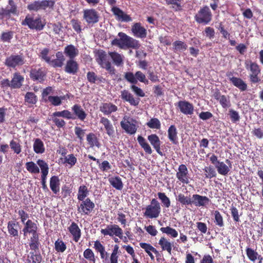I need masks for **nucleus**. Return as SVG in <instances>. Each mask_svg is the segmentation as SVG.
<instances>
[{"label": "nucleus", "instance_id": "f257e3e1", "mask_svg": "<svg viewBox=\"0 0 263 263\" xmlns=\"http://www.w3.org/2000/svg\"><path fill=\"white\" fill-rule=\"evenodd\" d=\"M119 39H115L111 41V45L117 46L121 49L132 48H138L139 47L138 41L128 36L123 32L118 33Z\"/></svg>", "mask_w": 263, "mask_h": 263}, {"label": "nucleus", "instance_id": "f03ea898", "mask_svg": "<svg viewBox=\"0 0 263 263\" xmlns=\"http://www.w3.org/2000/svg\"><path fill=\"white\" fill-rule=\"evenodd\" d=\"M161 209V204L159 202L156 198H153L150 204L145 207L143 213L144 216L147 218H156L160 215Z\"/></svg>", "mask_w": 263, "mask_h": 263}, {"label": "nucleus", "instance_id": "7ed1b4c3", "mask_svg": "<svg viewBox=\"0 0 263 263\" xmlns=\"http://www.w3.org/2000/svg\"><path fill=\"white\" fill-rule=\"evenodd\" d=\"M121 128L128 134H135L138 128V122L131 116H124L120 123Z\"/></svg>", "mask_w": 263, "mask_h": 263}, {"label": "nucleus", "instance_id": "20e7f679", "mask_svg": "<svg viewBox=\"0 0 263 263\" xmlns=\"http://www.w3.org/2000/svg\"><path fill=\"white\" fill-rule=\"evenodd\" d=\"M96 59L101 67L105 68L110 73H114L115 68L111 66L105 51L101 50L97 51L96 53Z\"/></svg>", "mask_w": 263, "mask_h": 263}, {"label": "nucleus", "instance_id": "39448f33", "mask_svg": "<svg viewBox=\"0 0 263 263\" xmlns=\"http://www.w3.org/2000/svg\"><path fill=\"white\" fill-rule=\"evenodd\" d=\"M80 201L77 206L78 213L81 215H89L94 210L95 203L89 198Z\"/></svg>", "mask_w": 263, "mask_h": 263}, {"label": "nucleus", "instance_id": "423d86ee", "mask_svg": "<svg viewBox=\"0 0 263 263\" xmlns=\"http://www.w3.org/2000/svg\"><path fill=\"white\" fill-rule=\"evenodd\" d=\"M37 164L40 166L41 173V183L43 190L45 192L49 191L46 184V180L49 173V166L48 163L43 159H38L36 161Z\"/></svg>", "mask_w": 263, "mask_h": 263}, {"label": "nucleus", "instance_id": "0eeeda50", "mask_svg": "<svg viewBox=\"0 0 263 263\" xmlns=\"http://www.w3.org/2000/svg\"><path fill=\"white\" fill-rule=\"evenodd\" d=\"M245 66L246 69L251 72L250 74L251 81L253 83L259 82L260 79L258 75L260 72L259 65L257 63L250 61L245 62Z\"/></svg>", "mask_w": 263, "mask_h": 263}, {"label": "nucleus", "instance_id": "6e6552de", "mask_svg": "<svg viewBox=\"0 0 263 263\" xmlns=\"http://www.w3.org/2000/svg\"><path fill=\"white\" fill-rule=\"evenodd\" d=\"M22 25H27L29 28L41 30L45 25V23L42 22L40 17L34 18L27 15L25 20L22 22Z\"/></svg>", "mask_w": 263, "mask_h": 263}, {"label": "nucleus", "instance_id": "1a4fd4ad", "mask_svg": "<svg viewBox=\"0 0 263 263\" xmlns=\"http://www.w3.org/2000/svg\"><path fill=\"white\" fill-rule=\"evenodd\" d=\"M197 22L201 24H207L211 20L212 14L208 7H204L201 9L195 15Z\"/></svg>", "mask_w": 263, "mask_h": 263}, {"label": "nucleus", "instance_id": "9d476101", "mask_svg": "<svg viewBox=\"0 0 263 263\" xmlns=\"http://www.w3.org/2000/svg\"><path fill=\"white\" fill-rule=\"evenodd\" d=\"M125 79L129 82L133 84H136L138 80L145 84H148V80L146 77L141 71H137L134 75L131 72H128L125 73Z\"/></svg>", "mask_w": 263, "mask_h": 263}, {"label": "nucleus", "instance_id": "9b49d317", "mask_svg": "<svg viewBox=\"0 0 263 263\" xmlns=\"http://www.w3.org/2000/svg\"><path fill=\"white\" fill-rule=\"evenodd\" d=\"M24 63V59L21 55L13 54L7 57L5 60V65L9 68H15Z\"/></svg>", "mask_w": 263, "mask_h": 263}, {"label": "nucleus", "instance_id": "f8f14e48", "mask_svg": "<svg viewBox=\"0 0 263 263\" xmlns=\"http://www.w3.org/2000/svg\"><path fill=\"white\" fill-rule=\"evenodd\" d=\"M122 230L118 224H109L107 225L105 229L101 230V233L104 236L108 235L110 237L114 236L118 237L121 236Z\"/></svg>", "mask_w": 263, "mask_h": 263}, {"label": "nucleus", "instance_id": "ddd939ff", "mask_svg": "<svg viewBox=\"0 0 263 263\" xmlns=\"http://www.w3.org/2000/svg\"><path fill=\"white\" fill-rule=\"evenodd\" d=\"M176 175L178 180L182 183L186 184L189 183L190 177L189 171L185 164H181L179 166Z\"/></svg>", "mask_w": 263, "mask_h": 263}, {"label": "nucleus", "instance_id": "4468645a", "mask_svg": "<svg viewBox=\"0 0 263 263\" xmlns=\"http://www.w3.org/2000/svg\"><path fill=\"white\" fill-rule=\"evenodd\" d=\"M99 14L93 9H87L83 11V18L88 24H95L99 21Z\"/></svg>", "mask_w": 263, "mask_h": 263}, {"label": "nucleus", "instance_id": "2eb2a0df", "mask_svg": "<svg viewBox=\"0 0 263 263\" xmlns=\"http://www.w3.org/2000/svg\"><path fill=\"white\" fill-rule=\"evenodd\" d=\"M211 202L210 199L205 196L193 194L192 198V205L197 207H206Z\"/></svg>", "mask_w": 263, "mask_h": 263}, {"label": "nucleus", "instance_id": "dca6fc26", "mask_svg": "<svg viewBox=\"0 0 263 263\" xmlns=\"http://www.w3.org/2000/svg\"><path fill=\"white\" fill-rule=\"evenodd\" d=\"M24 228L22 231L24 236H26L27 234H31L32 236H36L39 235L37 233V226L30 219H28L25 223H24Z\"/></svg>", "mask_w": 263, "mask_h": 263}, {"label": "nucleus", "instance_id": "f3484780", "mask_svg": "<svg viewBox=\"0 0 263 263\" xmlns=\"http://www.w3.org/2000/svg\"><path fill=\"white\" fill-rule=\"evenodd\" d=\"M67 229L72 237V240L76 242H78L81 237L82 233L78 224L73 221Z\"/></svg>", "mask_w": 263, "mask_h": 263}, {"label": "nucleus", "instance_id": "a211bd4d", "mask_svg": "<svg viewBox=\"0 0 263 263\" xmlns=\"http://www.w3.org/2000/svg\"><path fill=\"white\" fill-rule=\"evenodd\" d=\"M111 11L115 15L116 19L119 21L128 22L132 21L129 15L124 13L117 7L113 6L111 8Z\"/></svg>", "mask_w": 263, "mask_h": 263}, {"label": "nucleus", "instance_id": "6ab92c4d", "mask_svg": "<svg viewBox=\"0 0 263 263\" xmlns=\"http://www.w3.org/2000/svg\"><path fill=\"white\" fill-rule=\"evenodd\" d=\"M132 31L137 37L144 38L147 35L146 30L139 23H135L132 27Z\"/></svg>", "mask_w": 263, "mask_h": 263}, {"label": "nucleus", "instance_id": "aec40b11", "mask_svg": "<svg viewBox=\"0 0 263 263\" xmlns=\"http://www.w3.org/2000/svg\"><path fill=\"white\" fill-rule=\"evenodd\" d=\"M147 139L155 149L157 153L160 156H163V153L160 148L161 141L159 137L156 134H152L148 136Z\"/></svg>", "mask_w": 263, "mask_h": 263}, {"label": "nucleus", "instance_id": "412c9836", "mask_svg": "<svg viewBox=\"0 0 263 263\" xmlns=\"http://www.w3.org/2000/svg\"><path fill=\"white\" fill-rule=\"evenodd\" d=\"M246 251L247 256L250 260L254 262L257 260L258 263H262L263 258L256 250L248 247L246 248Z\"/></svg>", "mask_w": 263, "mask_h": 263}, {"label": "nucleus", "instance_id": "4be33fe9", "mask_svg": "<svg viewBox=\"0 0 263 263\" xmlns=\"http://www.w3.org/2000/svg\"><path fill=\"white\" fill-rule=\"evenodd\" d=\"M79 69L78 63L73 59L68 60L66 63L65 71L68 73L74 74Z\"/></svg>", "mask_w": 263, "mask_h": 263}, {"label": "nucleus", "instance_id": "5701e85b", "mask_svg": "<svg viewBox=\"0 0 263 263\" xmlns=\"http://www.w3.org/2000/svg\"><path fill=\"white\" fill-rule=\"evenodd\" d=\"M178 107L181 112L186 115H191L193 113L194 107L193 105L185 101H181L178 102Z\"/></svg>", "mask_w": 263, "mask_h": 263}, {"label": "nucleus", "instance_id": "b1692460", "mask_svg": "<svg viewBox=\"0 0 263 263\" xmlns=\"http://www.w3.org/2000/svg\"><path fill=\"white\" fill-rule=\"evenodd\" d=\"M46 75L45 71L42 69L39 68L32 69L30 71V76L31 79L34 81H37L40 82L44 80V78Z\"/></svg>", "mask_w": 263, "mask_h": 263}, {"label": "nucleus", "instance_id": "393cba45", "mask_svg": "<svg viewBox=\"0 0 263 263\" xmlns=\"http://www.w3.org/2000/svg\"><path fill=\"white\" fill-rule=\"evenodd\" d=\"M86 140L89 147L92 148L95 146L100 148L101 143L97 135L93 133H90L86 136Z\"/></svg>", "mask_w": 263, "mask_h": 263}, {"label": "nucleus", "instance_id": "a878e982", "mask_svg": "<svg viewBox=\"0 0 263 263\" xmlns=\"http://www.w3.org/2000/svg\"><path fill=\"white\" fill-rule=\"evenodd\" d=\"M167 137L172 143L177 144L178 143V132L174 125H171L167 130Z\"/></svg>", "mask_w": 263, "mask_h": 263}, {"label": "nucleus", "instance_id": "bb28decb", "mask_svg": "<svg viewBox=\"0 0 263 263\" xmlns=\"http://www.w3.org/2000/svg\"><path fill=\"white\" fill-rule=\"evenodd\" d=\"M56 58L55 59H50L48 64L54 67H61L64 61H65L64 57L62 52L59 51L56 53Z\"/></svg>", "mask_w": 263, "mask_h": 263}, {"label": "nucleus", "instance_id": "cd10ccee", "mask_svg": "<svg viewBox=\"0 0 263 263\" xmlns=\"http://www.w3.org/2000/svg\"><path fill=\"white\" fill-rule=\"evenodd\" d=\"M108 54L115 65L121 66L123 65L124 60L123 55L117 52H109Z\"/></svg>", "mask_w": 263, "mask_h": 263}, {"label": "nucleus", "instance_id": "c85d7f7f", "mask_svg": "<svg viewBox=\"0 0 263 263\" xmlns=\"http://www.w3.org/2000/svg\"><path fill=\"white\" fill-rule=\"evenodd\" d=\"M24 81V78L19 73L15 72L13 74V78L11 81V88H20Z\"/></svg>", "mask_w": 263, "mask_h": 263}, {"label": "nucleus", "instance_id": "c756f323", "mask_svg": "<svg viewBox=\"0 0 263 263\" xmlns=\"http://www.w3.org/2000/svg\"><path fill=\"white\" fill-rule=\"evenodd\" d=\"M158 244L160 246L162 251H166L170 254H171L173 245L168 239L164 236L161 237L159 240Z\"/></svg>", "mask_w": 263, "mask_h": 263}, {"label": "nucleus", "instance_id": "7c9ffc66", "mask_svg": "<svg viewBox=\"0 0 263 263\" xmlns=\"http://www.w3.org/2000/svg\"><path fill=\"white\" fill-rule=\"evenodd\" d=\"M64 52L69 59H74L79 54V50L72 45H69L64 48Z\"/></svg>", "mask_w": 263, "mask_h": 263}, {"label": "nucleus", "instance_id": "2f4dec72", "mask_svg": "<svg viewBox=\"0 0 263 263\" xmlns=\"http://www.w3.org/2000/svg\"><path fill=\"white\" fill-rule=\"evenodd\" d=\"M108 181L110 185L117 190L121 191L123 187V183L121 178L118 176H112L108 178Z\"/></svg>", "mask_w": 263, "mask_h": 263}, {"label": "nucleus", "instance_id": "473e14b6", "mask_svg": "<svg viewBox=\"0 0 263 263\" xmlns=\"http://www.w3.org/2000/svg\"><path fill=\"white\" fill-rule=\"evenodd\" d=\"M230 75L231 73L227 74V76L229 77L230 81L235 86L239 88L241 91H244L247 89V85L244 81L238 78L234 77H231Z\"/></svg>", "mask_w": 263, "mask_h": 263}, {"label": "nucleus", "instance_id": "72a5a7b5", "mask_svg": "<svg viewBox=\"0 0 263 263\" xmlns=\"http://www.w3.org/2000/svg\"><path fill=\"white\" fill-rule=\"evenodd\" d=\"M60 180L57 176H53L50 179V187L52 192L57 194L60 191Z\"/></svg>", "mask_w": 263, "mask_h": 263}, {"label": "nucleus", "instance_id": "f704fd0d", "mask_svg": "<svg viewBox=\"0 0 263 263\" xmlns=\"http://www.w3.org/2000/svg\"><path fill=\"white\" fill-rule=\"evenodd\" d=\"M9 5L11 6L10 9H3L0 12V19H3L5 17L7 16L10 13H15L16 12V8L12 0L9 1Z\"/></svg>", "mask_w": 263, "mask_h": 263}, {"label": "nucleus", "instance_id": "c9c22d12", "mask_svg": "<svg viewBox=\"0 0 263 263\" xmlns=\"http://www.w3.org/2000/svg\"><path fill=\"white\" fill-rule=\"evenodd\" d=\"M18 224L17 222L15 221H9L8 222L7 229L10 236L17 237L18 235V231L17 226Z\"/></svg>", "mask_w": 263, "mask_h": 263}, {"label": "nucleus", "instance_id": "e433bc0d", "mask_svg": "<svg viewBox=\"0 0 263 263\" xmlns=\"http://www.w3.org/2000/svg\"><path fill=\"white\" fill-rule=\"evenodd\" d=\"M33 148L36 154H43L45 151L44 143L39 138L34 139Z\"/></svg>", "mask_w": 263, "mask_h": 263}, {"label": "nucleus", "instance_id": "4c0bfd02", "mask_svg": "<svg viewBox=\"0 0 263 263\" xmlns=\"http://www.w3.org/2000/svg\"><path fill=\"white\" fill-rule=\"evenodd\" d=\"M89 194L87 187L85 185H80L78 189L77 199L79 201H82L87 198Z\"/></svg>", "mask_w": 263, "mask_h": 263}, {"label": "nucleus", "instance_id": "58836bf2", "mask_svg": "<svg viewBox=\"0 0 263 263\" xmlns=\"http://www.w3.org/2000/svg\"><path fill=\"white\" fill-rule=\"evenodd\" d=\"M137 140L140 145L146 154L150 155L152 153L151 147L142 136H139L137 138Z\"/></svg>", "mask_w": 263, "mask_h": 263}, {"label": "nucleus", "instance_id": "ea45409f", "mask_svg": "<svg viewBox=\"0 0 263 263\" xmlns=\"http://www.w3.org/2000/svg\"><path fill=\"white\" fill-rule=\"evenodd\" d=\"M121 97L123 99L128 102L131 105H137L139 101L135 100L133 95L127 90H123L121 92Z\"/></svg>", "mask_w": 263, "mask_h": 263}, {"label": "nucleus", "instance_id": "a19ab883", "mask_svg": "<svg viewBox=\"0 0 263 263\" xmlns=\"http://www.w3.org/2000/svg\"><path fill=\"white\" fill-rule=\"evenodd\" d=\"M101 123L104 125L107 135L110 137H112L114 135L115 130L110 121L107 118L103 117L101 119Z\"/></svg>", "mask_w": 263, "mask_h": 263}, {"label": "nucleus", "instance_id": "79ce46f5", "mask_svg": "<svg viewBox=\"0 0 263 263\" xmlns=\"http://www.w3.org/2000/svg\"><path fill=\"white\" fill-rule=\"evenodd\" d=\"M157 196L159 199L161 201L162 206L165 208H168L171 206V200L166 195L165 193L162 192H158Z\"/></svg>", "mask_w": 263, "mask_h": 263}, {"label": "nucleus", "instance_id": "37998d69", "mask_svg": "<svg viewBox=\"0 0 263 263\" xmlns=\"http://www.w3.org/2000/svg\"><path fill=\"white\" fill-rule=\"evenodd\" d=\"M139 245L140 247L144 250L151 258H154V256L151 252H153L155 254L158 253L157 250L149 243L146 242H140Z\"/></svg>", "mask_w": 263, "mask_h": 263}, {"label": "nucleus", "instance_id": "c03bdc74", "mask_svg": "<svg viewBox=\"0 0 263 263\" xmlns=\"http://www.w3.org/2000/svg\"><path fill=\"white\" fill-rule=\"evenodd\" d=\"M117 109V106L111 103H104L100 106V110L105 114H111Z\"/></svg>", "mask_w": 263, "mask_h": 263}, {"label": "nucleus", "instance_id": "a18cd8bd", "mask_svg": "<svg viewBox=\"0 0 263 263\" xmlns=\"http://www.w3.org/2000/svg\"><path fill=\"white\" fill-rule=\"evenodd\" d=\"M218 173L223 176H226L230 172L229 167L223 162H218V164L215 165Z\"/></svg>", "mask_w": 263, "mask_h": 263}, {"label": "nucleus", "instance_id": "49530a36", "mask_svg": "<svg viewBox=\"0 0 263 263\" xmlns=\"http://www.w3.org/2000/svg\"><path fill=\"white\" fill-rule=\"evenodd\" d=\"M182 205H192V199L190 197L185 196L182 193H179L176 198Z\"/></svg>", "mask_w": 263, "mask_h": 263}, {"label": "nucleus", "instance_id": "de8ad7c7", "mask_svg": "<svg viewBox=\"0 0 263 263\" xmlns=\"http://www.w3.org/2000/svg\"><path fill=\"white\" fill-rule=\"evenodd\" d=\"M42 257L40 253H34L30 252V255L28 256L27 261L29 263H41Z\"/></svg>", "mask_w": 263, "mask_h": 263}, {"label": "nucleus", "instance_id": "09e8293b", "mask_svg": "<svg viewBox=\"0 0 263 263\" xmlns=\"http://www.w3.org/2000/svg\"><path fill=\"white\" fill-rule=\"evenodd\" d=\"M160 230L162 233H165L172 238H176L178 235V232L175 229L170 226L162 227Z\"/></svg>", "mask_w": 263, "mask_h": 263}, {"label": "nucleus", "instance_id": "8fccbe9b", "mask_svg": "<svg viewBox=\"0 0 263 263\" xmlns=\"http://www.w3.org/2000/svg\"><path fill=\"white\" fill-rule=\"evenodd\" d=\"M25 166L27 170L31 174H38L40 173V166H38L33 161L26 162Z\"/></svg>", "mask_w": 263, "mask_h": 263}, {"label": "nucleus", "instance_id": "3c124183", "mask_svg": "<svg viewBox=\"0 0 263 263\" xmlns=\"http://www.w3.org/2000/svg\"><path fill=\"white\" fill-rule=\"evenodd\" d=\"M40 243L39 242V235L32 236L30 238L29 246L32 250L36 251L39 250Z\"/></svg>", "mask_w": 263, "mask_h": 263}, {"label": "nucleus", "instance_id": "603ef678", "mask_svg": "<svg viewBox=\"0 0 263 263\" xmlns=\"http://www.w3.org/2000/svg\"><path fill=\"white\" fill-rule=\"evenodd\" d=\"M64 99V97L62 96H50V97H48V99L45 101V103H50L51 105L54 106H58L60 105L62 100Z\"/></svg>", "mask_w": 263, "mask_h": 263}, {"label": "nucleus", "instance_id": "864d4df0", "mask_svg": "<svg viewBox=\"0 0 263 263\" xmlns=\"http://www.w3.org/2000/svg\"><path fill=\"white\" fill-rule=\"evenodd\" d=\"M214 217V223L220 228L224 226L223 218L220 213L217 211H214L213 213Z\"/></svg>", "mask_w": 263, "mask_h": 263}, {"label": "nucleus", "instance_id": "5fc2aeb1", "mask_svg": "<svg viewBox=\"0 0 263 263\" xmlns=\"http://www.w3.org/2000/svg\"><path fill=\"white\" fill-rule=\"evenodd\" d=\"M173 48L176 52H183L187 49V45L181 41H176L173 43Z\"/></svg>", "mask_w": 263, "mask_h": 263}, {"label": "nucleus", "instance_id": "6e6d98bb", "mask_svg": "<svg viewBox=\"0 0 263 263\" xmlns=\"http://www.w3.org/2000/svg\"><path fill=\"white\" fill-rule=\"evenodd\" d=\"M66 243L61 239H58L54 243V249L57 252L63 253L66 250Z\"/></svg>", "mask_w": 263, "mask_h": 263}, {"label": "nucleus", "instance_id": "4d7b16f0", "mask_svg": "<svg viewBox=\"0 0 263 263\" xmlns=\"http://www.w3.org/2000/svg\"><path fill=\"white\" fill-rule=\"evenodd\" d=\"M10 146L11 149L16 154H19L22 152V146L20 143L16 141L12 140L10 142Z\"/></svg>", "mask_w": 263, "mask_h": 263}, {"label": "nucleus", "instance_id": "13d9d810", "mask_svg": "<svg viewBox=\"0 0 263 263\" xmlns=\"http://www.w3.org/2000/svg\"><path fill=\"white\" fill-rule=\"evenodd\" d=\"M77 162V159L73 154L68 155L64 158V163L68 164L70 167L74 166Z\"/></svg>", "mask_w": 263, "mask_h": 263}, {"label": "nucleus", "instance_id": "bf43d9fd", "mask_svg": "<svg viewBox=\"0 0 263 263\" xmlns=\"http://www.w3.org/2000/svg\"><path fill=\"white\" fill-rule=\"evenodd\" d=\"M74 133L77 136V138L79 139L80 142H83L85 135V130L82 129L79 126H76L74 127Z\"/></svg>", "mask_w": 263, "mask_h": 263}, {"label": "nucleus", "instance_id": "052dcab7", "mask_svg": "<svg viewBox=\"0 0 263 263\" xmlns=\"http://www.w3.org/2000/svg\"><path fill=\"white\" fill-rule=\"evenodd\" d=\"M147 125L151 128L159 129L161 127V123L157 118H152L147 123Z\"/></svg>", "mask_w": 263, "mask_h": 263}, {"label": "nucleus", "instance_id": "680f3d73", "mask_svg": "<svg viewBox=\"0 0 263 263\" xmlns=\"http://www.w3.org/2000/svg\"><path fill=\"white\" fill-rule=\"evenodd\" d=\"M40 57L48 64L51 58V57L49 55V49H43L40 53Z\"/></svg>", "mask_w": 263, "mask_h": 263}, {"label": "nucleus", "instance_id": "e2e57ef3", "mask_svg": "<svg viewBox=\"0 0 263 263\" xmlns=\"http://www.w3.org/2000/svg\"><path fill=\"white\" fill-rule=\"evenodd\" d=\"M56 0H43L40 1L42 9L45 10L47 8H53Z\"/></svg>", "mask_w": 263, "mask_h": 263}, {"label": "nucleus", "instance_id": "0e129e2a", "mask_svg": "<svg viewBox=\"0 0 263 263\" xmlns=\"http://www.w3.org/2000/svg\"><path fill=\"white\" fill-rule=\"evenodd\" d=\"M27 8L30 11H37L39 10L42 9L40 1H34L32 3H31L27 6Z\"/></svg>", "mask_w": 263, "mask_h": 263}, {"label": "nucleus", "instance_id": "69168bd1", "mask_svg": "<svg viewBox=\"0 0 263 263\" xmlns=\"http://www.w3.org/2000/svg\"><path fill=\"white\" fill-rule=\"evenodd\" d=\"M203 171L206 173L205 174L206 178H212L216 176L215 171L212 166L205 167Z\"/></svg>", "mask_w": 263, "mask_h": 263}, {"label": "nucleus", "instance_id": "338daca9", "mask_svg": "<svg viewBox=\"0 0 263 263\" xmlns=\"http://www.w3.org/2000/svg\"><path fill=\"white\" fill-rule=\"evenodd\" d=\"M25 101L28 103L34 104L36 102V97L34 93L28 92L25 96Z\"/></svg>", "mask_w": 263, "mask_h": 263}, {"label": "nucleus", "instance_id": "774afa93", "mask_svg": "<svg viewBox=\"0 0 263 263\" xmlns=\"http://www.w3.org/2000/svg\"><path fill=\"white\" fill-rule=\"evenodd\" d=\"M117 215L118 217L117 219L118 221L121 223L123 227H125L127 224L126 215L121 212H118Z\"/></svg>", "mask_w": 263, "mask_h": 263}]
</instances>
